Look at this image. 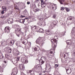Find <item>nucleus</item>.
<instances>
[{"mask_svg":"<svg viewBox=\"0 0 75 75\" xmlns=\"http://www.w3.org/2000/svg\"><path fill=\"white\" fill-rule=\"evenodd\" d=\"M15 31L16 35L18 37H20L21 34L22 35L21 37L24 36V33L21 31V28L19 27V25H17L16 26Z\"/></svg>","mask_w":75,"mask_h":75,"instance_id":"nucleus-1","label":"nucleus"},{"mask_svg":"<svg viewBox=\"0 0 75 75\" xmlns=\"http://www.w3.org/2000/svg\"><path fill=\"white\" fill-rule=\"evenodd\" d=\"M58 38L57 36H54V39H52L50 40L52 44V48H55V44H54V43L57 44V41H58Z\"/></svg>","mask_w":75,"mask_h":75,"instance_id":"nucleus-2","label":"nucleus"},{"mask_svg":"<svg viewBox=\"0 0 75 75\" xmlns=\"http://www.w3.org/2000/svg\"><path fill=\"white\" fill-rule=\"evenodd\" d=\"M18 74V69L17 67L14 68L12 69V73L11 74V75H16Z\"/></svg>","mask_w":75,"mask_h":75,"instance_id":"nucleus-3","label":"nucleus"},{"mask_svg":"<svg viewBox=\"0 0 75 75\" xmlns=\"http://www.w3.org/2000/svg\"><path fill=\"white\" fill-rule=\"evenodd\" d=\"M21 61L23 64H27L28 63V61L27 59V58L25 57H22L21 59Z\"/></svg>","mask_w":75,"mask_h":75,"instance_id":"nucleus-4","label":"nucleus"},{"mask_svg":"<svg viewBox=\"0 0 75 75\" xmlns=\"http://www.w3.org/2000/svg\"><path fill=\"white\" fill-rule=\"evenodd\" d=\"M42 38L41 37H39L36 41V44L41 45L42 44Z\"/></svg>","mask_w":75,"mask_h":75,"instance_id":"nucleus-5","label":"nucleus"},{"mask_svg":"<svg viewBox=\"0 0 75 75\" xmlns=\"http://www.w3.org/2000/svg\"><path fill=\"white\" fill-rule=\"evenodd\" d=\"M45 61H46V57H45L44 56H42L41 57L40 59L39 60V63L43 64Z\"/></svg>","mask_w":75,"mask_h":75,"instance_id":"nucleus-6","label":"nucleus"},{"mask_svg":"<svg viewBox=\"0 0 75 75\" xmlns=\"http://www.w3.org/2000/svg\"><path fill=\"white\" fill-rule=\"evenodd\" d=\"M57 24V23L55 21H54L51 24H50V26L49 27V28L51 29H52V28H54V25H56Z\"/></svg>","mask_w":75,"mask_h":75,"instance_id":"nucleus-7","label":"nucleus"},{"mask_svg":"<svg viewBox=\"0 0 75 75\" xmlns=\"http://www.w3.org/2000/svg\"><path fill=\"white\" fill-rule=\"evenodd\" d=\"M46 68H45V71H47V70H48L49 71L48 72H50V71H51V70L52 69V67H51L50 65H48L46 64Z\"/></svg>","mask_w":75,"mask_h":75,"instance_id":"nucleus-8","label":"nucleus"},{"mask_svg":"<svg viewBox=\"0 0 75 75\" xmlns=\"http://www.w3.org/2000/svg\"><path fill=\"white\" fill-rule=\"evenodd\" d=\"M11 30V28L9 26L6 27L4 30L6 33H10V30Z\"/></svg>","mask_w":75,"mask_h":75,"instance_id":"nucleus-9","label":"nucleus"},{"mask_svg":"<svg viewBox=\"0 0 75 75\" xmlns=\"http://www.w3.org/2000/svg\"><path fill=\"white\" fill-rule=\"evenodd\" d=\"M38 25L39 26H43L45 25V22H41L40 21H39L37 23Z\"/></svg>","mask_w":75,"mask_h":75,"instance_id":"nucleus-10","label":"nucleus"},{"mask_svg":"<svg viewBox=\"0 0 75 75\" xmlns=\"http://www.w3.org/2000/svg\"><path fill=\"white\" fill-rule=\"evenodd\" d=\"M65 69L67 74H70L71 73V72H72L71 69L69 67H66L65 68Z\"/></svg>","mask_w":75,"mask_h":75,"instance_id":"nucleus-11","label":"nucleus"},{"mask_svg":"<svg viewBox=\"0 0 75 75\" xmlns=\"http://www.w3.org/2000/svg\"><path fill=\"white\" fill-rule=\"evenodd\" d=\"M19 67L21 70H22V71H24L25 69V67H24V65L23 64H19Z\"/></svg>","mask_w":75,"mask_h":75,"instance_id":"nucleus-12","label":"nucleus"},{"mask_svg":"<svg viewBox=\"0 0 75 75\" xmlns=\"http://www.w3.org/2000/svg\"><path fill=\"white\" fill-rule=\"evenodd\" d=\"M23 15L25 16L26 17H27V16H28V13L27 11V9H25V10L23 11Z\"/></svg>","mask_w":75,"mask_h":75,"instance_id":"nucleus-13","label":"nucleus"},{"mask_svg":"<svg viewBox=\"0 0 75 75\" xmlns=\"http://www.w3.org/2000/svg\"><path fill=\"white\" fill-rule=\"evenodd\" d=\"M16 3V4H17L19 6H20V5H21V4H23V6H24V8H25V7H26V6H25V4H23V3L22 2L20 3V2H19L18 3Z\"/></svg>","mask_w":75,"mask_h":75,"instance_id":"nucleus-14","label":"nucleus"},{"mask_svg":"<svg viewBox=\"0 0 75 75\" xmlns=\"http://www.w3.org/2000/svg\"><path fill=\"white\" fill-rule=\"evenodd\" d=\"M22 43L23 44H25V45H26L28 43V41L24 39L22 42Z\"/></svg>","mask_w":75,"mask_h":75,"instance_id":"nucleus-15","label":"nucleus"},{"mask_svg":"<svg viewBox=\"0 0 75 75\" xmlns=\"http://www.w3.org/2000/svg\"><path fill=\"white\" fill-rule=\"evenodd\" d=\"M25 21V19H21L19 20V22L20 23H24V22Z\"/></svg>","mask_w":75,"mask_h":75,"instance_id":"nucleus-16","label":"nucleus"},{"mask_svg":"<svg viewBox=\"0 0 75 75\" xmlns=\"http://www.w3.org/2000/svg\"><path fill=\"white\" fill-rule=\"evenodd\" d=\"M49 55H52V56H54V54L52 52V51H50L48 54Z\"/></svg>","mask_w":75,"mask_h":75,"instance_id":"nucleus-17","label":"nucleus"},{"mask_svg":"<svg viewBox=\"0 0 75 75\" xmlns=\"http://www.w3.org/2000/svg\"><path fill=\"white\" fill-rule=\"evenodd\" d=\"M33 10L35 13H36L37 11H39L40 9L38 8H35L33 9Z\"/></svg>","mask_w":75,"mask_h":75,"instance_id":"nucleus-18","label":"nucleus"},{"mask_svg":"<svg viewBox=\"0 0 75 75\" xmlns=\"http://www.w3.org/2000/svg\"><path fill=\"white\" fill-rule=\"evenodd\" d=\"M43 31H44V29H43L40 28L38 31H37V32L38 33V32L39 33H43Z\"/></svg>","mask_w":75,"mask_h":75,"instance_id":"nucleus-19","label":"nucleus"},{"mask_svg":"<svg viewBox=\"0 0 75 75\" xmlns=\"http://www.w3.org/2000/svg\"><path fill=\"white\" fill-rule=\"evenodd\" d=\"M46 34H47V35H50V34H51V32L49 30L46 31Z\"/></svg>","mask_w":75,"mask_h":75,"instance_id":"nucleus-20","label":"nucleus"},{"mask_svg":"<svg viewBox=\"0 0 75 75\" xmlns=\"http://www.w3.org/2000/svg\"><path fill=\"white\" fill-rule=\"evenodd\" d=\"M40 50V48L38 46L37 47H35L34 48V51H38V50Z\"/></svg>","mask_w":75,"mask_h":75,"instance_id":"nucleus-21","label":"nucleus"},{"mask_svg":"<svg viewBox=\"0 0 75 75\" xmlns=\"http://www.w3.org/2000/svg\"><path fill=\"white\" fill-rule=\"evenodd\" d=\"M2 10L4 11H6L7 10V8L6 6H2Z\"/></svg>","mask_w":75,"mask_h":75,"instance_id":"nucleus-22","label":"nucleus"},{"mask_svg":"<svg viewBox=\"0 0 75 75\" xmlns=\"http://www.w3.org/2000/svg\"><path fill=\"white\" fill-rule=\"evenodd\" d=\"M6 58L8 59H10V55L8 54H6L5 55Z\"/></svg>","mask_w":75,"mask_h":75,"instance_id":"nucleus-23","label":"nucleus"},{"mask_svg":"<svg viewBox=\"0 0 75 75\" xmlns=\"http://www.w3.org/2000/svg\"><path fill=\"white\" fill-rule=\"evenodd\" d=\"M33 33H32L28 35V38H31V37H33V36L32 35H33Z\"/></svg>","mask_w":75,"mask_h":75,"instance_id":"nucleus-24","label":"nucleus"},{"mask_svg":"<svg viewBox=\"0 0 75 75\" xmlns=\"http://www.w3.org/2000/svg\"><path fill=\"white\" fill-rule=\"evenodd\" d=\"M14 7L15 9V10H20V9H19V8H18V7L17 6V5H15Z\"/></svg>","mask_w":75,"mask_h":75,"instance_id":"nucleus-25","label":"nucleus"},{"mask_svg":"<svg viewBox=\"0 0 75 75\" xmlns=\"http://www.w3.org/2000/svg\"><path fill=\"white\" fill-rule=\"evenodd\" d=\"M40 67L38 66V65H37L36 66V68H34L33 69V71H35V69H39V68H40Z\"/></svg>","mask_w":75,"mask_h":75,"instance_id":"nucleus-26","label":"nucleus"},{"mask_svg":"<svg viewBox=\"0 0 75 75\" xmlns=\"http://www.w3.org/2000/svg\"><path fill=\"white\" fill-rule=\"evenodd\" d=\"M0 72H3V68H2L1 66H0Z\"/></svg>","mask_w":75,"mask_h":75,"instance_id":"nucleus-27","label":"nucleus"},{"mask_svg":"<svg viewBox=\"0 0 75 75\" xmlns=\"http://www.w3.org/2000/svg\"><path fill=\"white\" fill-rule=\"evenodd\" d=\"M64 8L67 12L69 11L70 9L69 8H68L65 7Z\"/></svg>","mask_w":75,"mask_h":75,"instance_id":"nucleus-28","label":"nucleus"},{"mask_svg":"<svg viewBox=\"0 0 75 75\" xmlns=\"http://www.w3.org/2000/svg\"><path fill=\"white\" fill-rule=\"evenodd\" d=\"M66 43H67V44H68L69 45H70L71 44V41H70L69 42H68V41H66Z\"/></svg>","mask_w":75,"mask_h":75,"instance_id":"nucleus-29","label":"nucleus"},{"mask_svg":"<svg viewBox=\"0 0 75 75\" xmlns=\"http://www.w3.org/2000/svg\"><path fill=\"white\" fill-rule=\"evenodd\" d=\"M13 42H12V41H11L10 42H9V44H10V45H13V44H14V43L15 42H14V40H13Z\"/></svg>","mask_w":75,"mask_h":75,"instance_id":"nucleus-30","label":"nucleus"},{"mask_svg":"<svg viewBox=\"0 0 75 75\" xmlns=\"http://www.w3.org/2000/svg\"><path fill=\"white\" fill-rule=\"evenodd\" d=\"M40 1H41V4L44 5L45 4V3H44V1L43 0H41Z\"/></svg>","mask_w":75,"mask_h":75,"instance_id":"nucleus-31","label":"nucleus"},{"mask_svg":"<svg viewBox=\"0 0 75 75\" xmlns=\"http://www.w3.org/2000/svg\"><path fill=\"white\" fill-rule=\"evenodd\" d=\"M13 61H12V62H13V64L15 65H16V64H17V61L16 60H15L13 62Z\"/></svg>","mask_w":75,"mask_h":75,"instance_id":"nucleus-32","label":"nucleus"},{"mask_svg":"<svg viewBox=\"0 0 75 75\" xmlns=\"http://www.w3.org/2000/svg\"><path fill=\"white\" fill-rule=\"evenodd\" d=\"M5 57H4L3 56V55L2 56H0V59H4V58Z\"/></svg>","mask_w":75,"mask_h":75,"instance_id":"nucleus-33","label":"nucleus"},{"mask_svg":"<svg viewBox=\"0 0 75 75\" xmlns=\"http://www.w3.org/2000/svg\"><path fill=\"white\" fill-rule=\"evenodd\" d=\"M32 17H33V16H31V17L30 16L29 17H27L25 18L24 19H25H25H26V20H28V19H29V18H32Z\"/></svg>","mask_w":75,"mask_h":75,"instance_id":"nucleus-34","label":"nucleus"},{"mask_svg":"<svg viewBox=\"0 0 75 75\" xmlns=\"http://www.w3.org/2000/svg\"><path fill=\"white\" fill-rule=\"evenodd\" d=\"M33 28H34L35 30H37V29H38V27H37L36 25L34 26Z\"/></svg>","mask_w":75,"mask_h":75,"instance_id":"nucleus-35","label":"nucleus"},{"mask_svg":"<svg viewBox=\"0 0 75 75\" xmlns=\"http://www.w3.org/2000/svg\"><path fill=\"white\" fill-rule=\"evenodd\" d=\"M16 54L17 55H18L20 54V52L18 51H17L16 52Z\"/></svg>","mask_w":75,"mask_h":75,"instance_id":"nucleus-36","label":"nucleus"},{"mask_svg":"<svg viewBox=\"0 0 75 75\" xmlns=\"http://www.w3.org/2000/svg\"><path fill=\"white\" fill-rule=\"evenodd\" d=\"M13 10H12L11 11H9V13L10 14H12V13H13Z\"/></svg>","mask_w":75,"mask_h":75,"instance_id":"nucleus-37","label":"nucleus"},{"mask_svg":"<svg viewBox=\"0 0 75 75\" xmlns=\"http://www.w3.org/2000/svg\"><path fill=\"white\" fill-rule=\"evenodd\" d=\"M40 1V0H35L34 1V3H38V1Z\"/></svg>","mask_w":75,"mask_h":75,"instance_id":"nucleus-38","label":"nucleus"},{"mask_svg":"<svg viewBox=\"0 0 75 75\" xmlns=\"http://www.w3.org/2000/svg\"><path fill=\"white\" fill-rule=\"evenodd\" d=\"M54 6H53L52 7V9H53V10H56V6H54Z\"/></svg>","mask_w":75,"mask_h":75,"instance_id":"nucleus-39","label":"nucleus"},{"mask_svg":"<svg viewBox=\"0 0 75 75\" xmlns=\"http://www.w3.org/2000/svg\"><path fill=\"white\" fill-rule=\"evenodd\" d=\"M64 9H65V7L64 8V7H62L61 8L60 10L62 11H63Z\"/></svg>","mask_w":75,"mask_h":75,"instance_id":"nucleus-40","label":"nucleus"},{"mask_svg":"<svg viewBox=\"0 0 75 75\" xmlns=\"http://www.w3.org/2000/svg\"><path fill=\"white\" fill-rule=\"evenodd\" d=\"M52 18H56V15H54Z\"/></svg>","mask_w":75,"mask_h":75,"instance_id":"nucleus-41","label":"nucleus"},{"mask_svg":"<svg viewBox=\"0 0 75 75\" xmlns=\"http://www.w3.org/2000/svg\"><path fill=\"white\" fill-rule=\"evenodd\" d=\"M41 50L43 52H45V50H44V49H42Z\"/></svg>","mask_w":75,"mask_h":75,"instance_id":"nucleus-42","label":"nucleus"},{"mask_svg":"<svg viewBox=\"0 0 75 75\" xmlns=\"http://www.w3.org/2000/svg\"><path fill=\"white\" fill-rule=\"evenodd\" d=\"M9 51H10V52H9L10 53H11V51H12V50L11 49V48H10V47H9Z\"/></svg>","mask_w":75,"mask_h":75,"instance_id":"nucleus-43","label":"nucleus"},{"mask_svg":"<svg viewBox=\"0 0 75 75\" xmlns=\"http://www.w3.org/2000/svg\"><path fill=\"white\" fill-rule=\"evenodd\" d=\"M20 57H18L17 58V60L18 61L20 60Z\"/></svg>","mask_w":75,"mask_h":75,"instance_id":"nucleus-44","label":"nucleus"},{"mask_svg":"<svg viewBox=\"0 0 75 75\" xmlns=\"http://www.w3.org/2000/svg\"><path fill=\"white\" fill-rule=\"evenodd\" d=\"M25 17V16H23V15H21L20 16V18H23L24 17Z\"/></svg>","mask_w":75,"mask_h":75,"instance_id":"nucleus-45","label":"nucleus"},{"mask_svg":"<svg viewBox=\"0 0 75 75\" xmlns=\"http://www.w3.org/2000/svg\"><path fill=\"white\" fill-rule=\"evenodd\" d=\"M1 18H5V16H4L2 15L1 16Z\"/></svg>","mask_w":75,"mask_h":75,"instance_id":"nucleus-46","label":"nucleus"},{"mask_svg":"<svg viewBox=\"0 0 75 75\" xmlns=\"http://www.w3.org/2000/svg\"><path fill=\"white\" fill-rule=\"evenodd\" d=\"M2 66L3 67L2 68H5V67H6V66H5V65H4V64H2Z\"/></svg>","mask_w":75,"mask_h":75,"instance_id":"nucleus-47","label":"nucleus"},{"mask_svg":"<svg viewBox=\"0 0 75 75\" xmlns=\"http://www.w3.org/2000/svg\"><path fill=\"white\" fill-rule=\"evenodd\" d=\"M66 58H67L68 57V53H66Z\"/></svg>","mask_w":75,"mask_h":75,"instance_id":"nucleus-48","label":"nucleus"},{"mask_svg":"<svg viewBox=\"0 0 75 75\" xmlns=\"http://www.w3.org/2000/svg\"><path fill=\"white\" fill-rule=\"evenodd\" d=\"M3 53L1 52V51H0V57H1V56H3Z\"/></svg>","mask_w":75,"mask_h":75,"instance_id":"nucleus-49","label":"nucleus"},{"mask_svg":"<svg viewBox=\"0 0 75 75\" xmlns=\"http://www.w3.org/2000/svg\"><path fill=\"white\" fill-rule=\"evenodd\" d=\"M58 67V65L57 64H55V68H57V67Z\"/></svg>","mask_w":75,"mask_h":75,"instance_id":"nucleus-50","label":"nucleus"},{"mask_svg":"<svg viewBox=\"0 0 75 75\" xmlns=\"http://www.w3.org/2000/svg\"><path fill=\"white\" fill-rule=\"evenodd\" d=\"M73 52V54L74 55H75V50H74Z\"/></svg>","mask_w":75,"mask_h":75,"instance_id":"nucleus-51","label":"nucleus"},{"mask_svg":"<svg viewBox=\"0 0 75 75\" xmlns=\"http://www.w3.org/2000/svg\"><path fill=\"white\" fill-rule=\"evenodd\" d=\"M4 11L3 10L1 11V13L2 14H4Z\"/></svg>","mask_w":75,"mask_h":75,"instance_id":"nucleus-52","label":"nucleus"},{"mask_svg":"<svg viewBox=\"0 0 75 75\" xmlns=\"http://www.w3.org/2000/svg\"><path fill=\"white\" fill-rule=\"evenodd\" d=\"M33 72V71H32L31 70H30L29 71V73H30V74H31V72Z\"/></svg>","mask_w":75,"mask_h":75,"instance_id":"nucleus-53","label":"nucleus"},{"mask_svg":"<svg viewBox=\"0 0 75 75\" xmlns=\"http://www.w3.org/2000/svg\"><path fill=\"white\" fill-rule=\"evenodd\" d=\"M4 63L5 64H7V62L6 61H4Z\"/></svg>","mask_w":75,"mask_h":75,"instance_id":"nucleus-54","label":"nucleus"},{"mask_svg":"<svg viewBox=\"0 0 75 75\" xmlns=\"http://www.w3.org/2000/svg\"><path fill=\"white\" fill-rule=\"evenodd\" d=\"M30 4V2L29 1H28L27 2V4H28V5Z\"/></svg>","mask_w":75,"mask_h":75,"instance_id":"nucleus-55","label":"nucleus"},{"mask_svg":"<svg viewBox=\"0 0 75 75\" xmlns=\"http://www.w3.org/2000/svg\"><path fill=\"white\" fill-rule=\"evenodd\" d=\"M60 3L61 4H63V3H62V1H60Z\"/></svg>","mask_w":75,"mask_h":75,"instance_id":"nucleus-56","label":"nucleus"},{"mask_svg":"<svg viewBox=\"0 0 75 75\" xmlns=\"http://www.w3.org/2000/svg\"><path fill=\"white\" fill-rule=\"evenodd\" d=\"M29 45H31V42H29Z\"/></svg>","mask_w":75,"mask_h":75,"instance_id":"nucleus-57","label":"nucleus"},{"mask_svg":"<svg viewBox=\"0 0 75 75\" xmlns=\"http://www.w3.org/2000/svg\"><path fill=\"white\" fill-rule=\"evenodd\" d=\"M67 55V54H64V57H66V56Z\"/></svg>","mask_w":75,"mask_h":75,"instance_id":"nucleus-58","label":"nucleus"},{"mask_svg":"<svg viewBox=\"0 0 75 75\" xmlns=\"http://www.w3.org/2000/svg\"><path fill=\"white\" fill-rule=\"evenodd\" d=\"M38 20H41V18H38Z\"/></svg>","mask_w":75,"mask_h":75,"instance_id":"nucleus-59","label":"nucleus"},{"mask_svg":"<svg viewBox=\"0 0 75 75\" xmlns=\"http://www.w3.org/2000/svg\"><path fill=\"white\" fill-rule=\"evenodd\" d=\"M70 20H72V18H70Z\"/></svg>","mask_w":75,"mask_h":75,"instance_id":"nucleus-60","label":"nucleus"},{"mask_svg":"<svg viewBox=\"0 0 75 75\" xmlns=\"http://www.w3.org/2000/svg\"><path fill=\"white\" fill-rule=\"evenodd\" d=\"M69 17L70 18H72V16H69Z\"/></svg>","mask_w":75,"mask_h":75,"instance_id":"nucleus-61","label":"nucleus"},{"mask_svg":"<svg viewBox=\"0 0 75 75\" xmlns=\"http://www.w3.org/2000/svg\"><path fill=\"white\" fill-rule=\"evenodd\" d=\"M43 72H44V73H45V71H43Z\"/></svg>","mask_w":75,"mask_h":75,"instance_id":"nucleus-62","label":"nucleus"},{"mask_svg":"<svg viewBox=\"0 0 75 75\" xmlns=\"http://www.w3.org/2000/svg\"><path fill=\"white\" fill-rule=\"evenodd\" d=\"M53 50L54 52L55 51V50H54V49H53Z\"/></svg>","mask_w":75,"mask_h":75,"instance_id":"nucleus-63","label":"nucleus"},{"mask_svg":"<svg viewBox=\"0 0 75 75\" xmlns=\"http://www.w3.org/2000/svg\"><path fill=\"white\" fill-rule=\"evenodd\" d=\"M63 2H64V1H65L64 0H63Z\"/></svg>","mask_w":75,"mask_h":75,"instance_id":"nucleus-64","label":"nucleus"}]
</instances>
